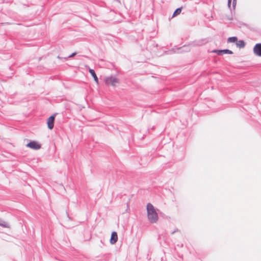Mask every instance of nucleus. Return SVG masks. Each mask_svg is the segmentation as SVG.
I'll return each instance as SVG.
<instances>
[{
  "label": "nucleus",
  "mask_w": 261,
  "mask_h": 261,
  "mask_svg": "<svg viewBox=\"0 0 261 261\" xmlns=\"http://www.w3.org/2000/svg\"><path fill=\"white\" fill-rule=\"evenodd\" d=\"M148 219L151 223H156L158 220V215L154 207L148 203L146 206Z\"/></svg>",
  "instance_id": "1"
},
{
  "label": "nucleus",
  "mask_w": 261,
  "mask_h": 261,
  "mask_svg": "<svg viewBox=\"0 0 261 261\" xmlns=\"http://www.w3.org/2000/svg\"><path fill=\"white\" fill-rule=\"evenodd\" d=\"M105 82L107 85L115 87L119 84V80L116 77L110 76L107 77L105 80Z\"/></svg>",
  "instance_id": "2"
},
{
  "label": "nucleus",
  "mask_w": 261,
  "mask_h": 261,
  "mask_svg": "<svg viewBox=\"0 0 261 261\" xmlns=\"http://www.w3.org/2000/svg\"><path fill=\"white\" fill-rule=\"evenodd\" d=\"M27 147L32 149L38 150L41 148V145L36 141H31L27 144Z\"/></svg>",
  "instance_id": "3"
},
{
  "label": "nucleus",
  "mask_w": 261,
  "mask_h": 261,
  "mask_svg": "<svg viewBox=\"0 0 261 261\" xmlns=\"http://www.w3.org/2000/svg\"><path fill=\"white\" fill-rule=\"evenodd\" d=\"M55 115V114L51 115L47 120V127L49 129L54 128Z\"/></svg>",
  "instance_id": "4"
},
{
  "label": "nucleus",
  "mask_w": 261,
  "mask_h": 261,
  "mask_svg": "<svg viewBox=\"0 0 261 261\" xmlns=\"http://www.w3.org/2000/svg\"><path fill=\"white\" fill-rule=\"evenodd\" d=\"M253 53L256 56L261 57V43L255 45L253 48Z\"/></svg>",
  "instance_id": "5"
},
{
  "label": "nucleus",
  "mask_w": 261,
  "mask_h": 261,
  "mask_svg": "<svg viewBox=\"0 0 261 261\" xmlns=\"http://www.w3.org/2000/svg\"><path fill=\"white\" fill-rule=\"evenodd\" d=\"M118 240V236L117 233L114 231L111 234V237L110 239V243L111 244H114Z\"/></svg>",
  "instance_id": "6"
},
{
  "label": "nucleus",
  "mask_w": 261,
  "mask_h": 261,
  "mask_svg": "<svg viewBox=\"0 0 261 261\" xmlns=\"http://www.w3.org/2000/svg\"><path fill=\"white\" fill-rule=\"evenodd\" d=\"M89 72L92 77L94 79V81L96 83V84H98V79L95 72V71L93 69H90Z\"/></svg>",
  "instance_id": "7"
},
{
  "label": "nucleus",
  "mask_w": 261,
  "mask_h": 261,
  "mask_svg": "<svg viewBox=\"0 0 261 261\" xmlns=\"http://www.w3.org/2000/svg\"><path fill=\"white\" fill-rule=\"evenodd\" d=\"M237 47L239 48H244L245 46V43L243 40L237 41L236 43Z\"/></svg>",
  "instance_id": "8"
},
{
  "label": "nucleus",
  "mask_w": 261,
  "mask_h": 261,
  "mask_svg": "<svg viewBox=\"0 0 261 261\" xmlns=\"http://www.w3.org/2000/svg\"><path fill=\"white\" fill-rule=\"evenodd\" d=\"M238 38L236 37H231L228 38L227 42L229 43H234L237 42Z\"/></svg>",
  "instance_id": "9"
},
{
  "label": "nucleus",
  "mask_w": 261,
  "mask_h": 261,
  "mask_svg": "<svg viewBox=\"0 0 261 261\" xmlns=\"http://www.w3.org/2000/svg\"><path fill=\"white\" fill-rule=\"evenodd\" d=\"M181 12V8H179L176 9V10L174 12L172 17H174L180 14Z\"/></svg>",
  "instance_id": "10"
},
{
  "label": "nucleus",
  "mask_w": 261,
  "mask_h": 261,
  "mask_svg": "<svg viewBox=\"0 0 261 261\" xmlns=\"http://www.w3.org/2000/svg\"><path fill=\"white\" fill-rule=\"evenodd\" d=\"M75 55H76V53H73L71 54V55H66L65 57H61L60 56H58V58L59 59H62L63 58H64L65 59H67L68 58H71V57H74V56H75Z\"/></svg>",
  "instance_id": "11"
},
{
  "label": "nucleus",
  "mask_w": 261,
  "mask_h": 261,
  "mask_svg": "<svg viewBox=\"0 0 261 261\" xmlns=\"http://www.w3.org/2000/svg\"><path fill=\"white\" fill-rule=\"evenodd\" d=\"M0 225L6 228H10V225L9 224L6 222H0Z\"/></svg>",
  "instance_id": "12"
},
{
  "label": "nucleus",
  "mask_w": 261,
  "mask_h": 261,
  "mask_svg": "<svg viewBox=\"0 0 261 261\" xmlns=\"http://www.w3.org/2000/svg\"><path fill=\"white\" fill-rule=\"evenodd\" d=\"M223 54H232L233 52L229 49L222 50Z\"/></svg>",
  "instance_id": "13"
},
{
  "label": "nucleus",
  "mask_w": 261,
  "mask_h": 261,
  "mask_svg": "<svg viewBox=\"0 0 261 261\" xmlns=\"http://www.w3.org/2000/svg\"><path fill=\"white\" fill-rule=\"evenodd\" d=\"M213 52L217 53L219 55H221L223 54L222 50H215Z\"/></svg>",
  "instance_id": "14"
},
{
  "label": "nucleus",
  "mask_w": 261,
  "mask_h": 261,
  "mask_svg": "<svg viewBox=\"0 0 261 261\" xmlns=\"http://www.w3.org/2000/svg\"><path fill=\"white\" fill-rule=\"evenodd\" d=\"M231 0H228V5L229 7L230 6Z\"/></svg>",
  "instance_id": "15"
}]
</instances>
